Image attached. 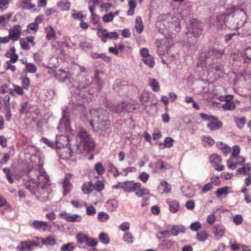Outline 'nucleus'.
Returning a JSON list of instances; mask_svg holds the SVG:
<instances>
[{
  "label": "nucleus",
  "mask_w": 251,
  "mask_h": 251,
  "mask_svg": "<svg viewBox=\"0 0 251 251\" xmlns=\"http://www.w3.org/2000/svg\"><path fill=\"white\" fill-rule=\"evenodd\" d=\"M30 84V79L28 77H25L22 80V87L25 89H28Z\"/></svg>",
  "instance_id": "nucleus-63"
},
{
  "label": "nucleus",
  "mask_w": 251,
  "mask_h": 251,
  "mask_svg": "<svg viewBox=\"0 0 251 251\" xmlns=\"http://www.w3.org/2000/svg\"><path fill=\"white\" fill-rule=\"evenodd\" d=\"M45 32L47 40H55L56 36L55 31L52 26H49L47 27L45 29Z\"/></svg>",
  "instance_id": "nucleus-21"
},
{
  "label": "nucleus",
  "mask_w": 251,
  "mask_h": 251,
  "mask_svg": "<svg viewBox=\"0 0 251 251\" xmlns=\"http://www.w3.org/2000/svg\"><path fill=\"white\" fill-rule=\"evenodd\" d=\"M238 12H235L233 14H230L227 15L225 18V24L228 28L236 30L239 28L241 25L239 23L238 20H237Z\"/></svg>",
  "instance_id": "nucleus-7"
},
{
  "label": "nucleus",
  "mask_w": 251,
  "mask_h": 251,
  "mask_svg": "<svg viewBox=\"0 0 251 251\" xmlns=\"http://www.w3.org/2000/svg\"><path fill=\"white\" fill-rule=\"evenodd\" d=\"M128 5L129 6V9L127 11V14L129 16H132L134 14V9L136 7L135 3L133 0H130L129 1Z\"/></svg>",
  "instance_id": "nucleus-44"
},
{
  "label": "nucleus",
  "mask_w": 251,
  "mask_h": 251,
  "mask_svg": "<svg viewBox=\"0 0 251 251\" xmlns=\"http://www.w3.org/2000/svg\"><path fill=\"white\" fill-rule=\"evenodd\" d=\"M20 45L22 49L24 50H29L30 47L28 43L27 42V40L25 38H23L20 41Z\"/></svg>",
  "instance_id": "nucleus-57"
},
{
  "label": "nucleus",
  "mask_w": 251,
  "mask_h": 251,
  "mask_svg": "<svg viewBox=\"0 0 251 251\" xmlns=\"http://www.w3.org/2000/svg\"><path fill=\"white\" fill-rule=\"evenodd\" d=\"M167 202L169 206L170 211L172 213H176L179 209V204L176 200H167Z\"/></svg>",
  "instance_id": "nucleus-19"
},
{
  "label": "nucleus",
  "mask_w": 251,
  "mask_h": 251,
  "mask_svg": "<svg viewBox=\"0 0 251 251\" xmlns=\"http://www.w3.org/2000/svg\"><path fill=\"white\" fill-rule=\"evenodd\" d=\"M57 129L61 132L69 133L71 130L69 120L67 116H65L64 114L63 115V118L60 121Z\"/></svg>",
  "instance_id": "nucleus-10"
},
{
  "label": "nucleus",
  "mask_w": 251,
  "mask_h": 251,
  "mask_svg": "<svg viewBox=\"0 0 251 251\" xmlns=\"http://www.w3.org/2000/svg\"><path fill=\"white\" fill-rule=\"evenodd\" d=\"M186 228L182 225H175L171 229V234L174 236H177L180 233H184Z\"/></svg>",
  "instance_id": "nucleus-20"
},
{
  "label": "nucleus",
  "mask_w": 251,
  "mask_h": 251,
  "mask_svg": "<svg viewBox=\"0 0 251 251\" xmlns=\"http://www.w3.org/2000/svg\"><path fill=\"white\" fill-rule=\"evenodd\" d=\"M163 25L166 28L178 32L180 28V22L177 17L170 13L161 16Z\"/></svg>",
  "instance_id": "nucleus-5"
},
{
  "label": "nucleus",
  "mask_w": 251,
  "mask_h": 251,
  "mask_svg": "<svg viewBox=\"0 0 251 251\" xmlns=\"http://www.w3.org/2000/svg\"><path fill=\"white\" fill-rule=\"evenodd\" d=\"M149 85L151 87L152 90L154 92L159 91V85L158 82L154 78H150L149 79Z\"/></svg>",
  "instance_id": "nucleus-33"
},
{
  "label": "nucleus",
  "mask_w": 251,
  "mask_h": 251,
  "mask_svg": "<svg viewBox=\"0 0 251 251\" xmlns=\"http://www.w3.org/2000/svg\"><path fill=\"white\" fill-rule=\"evenodd\" d=\"M222 126V123L221 122L217 121V119L214 117L207 124V127L211 130H217Z\"/></svg>",
  "instance_id": "nucleus-18"
},
{
  "label": "nucleus",
  "mask_w": 251,
  "mask_h": 251,
  "mask_svg": "<svg viewBox=\"0 0 251 251\" xmlns=\"http://www.w3.org/2000/svg\"><path fill=\"white\" fill-rule=\"evenodd\" d=\"M75 248V244L71 243L62 246L61 248V250L62 251H72Z\"/></svg>",
  "instance_id": "nucleus-47"
},
{
  "label": "nucleus",
  "mask_w": 251,
  "mask_h": 251,
  "mask_svg": "<svg viewBox=\"0 0 251 251\" xmlns=\"http://www.w3.org/2000/svg\"><path fill=\"white\" fill-rule=\"evenodd\" d=\"M208 234L204 231H201L197 234L196 239L201 242L205 241L208 238Z\"/></svg>",
  "instance_id": "nucleus-41"
},
{
  "label": "nucleus",
  "mask_w": 251,
  "mask_h": 251,
  "mask_svg": "<svg viewBox=\"0 0 251 251\" xmlns=\"http://www.w3.org/2000/svg\"><path fill=\"white\" fill-rule=\"evenodd\" d=\"M227 191H228L227 187H223V188L218 189L216 191L215 193H216V196L218 197H220L223 195H226L227 194Z\"/></svg>",
  "instance_id": "nucleus-54"
},
{
  "label": "nucleus",
  "mask_w": 251,
  "mask_h": 251,
  "mask_svg": "<svg viewBox=\"0 0 251 251\" xmlns=\"http://www.w3.org/2000/svg\"><path fill=\"white\" fill-rule=\"evenodd\" d=\"M242 221L243 218L240 215H236L233 217V222L237 225H240Z\"/></svg>",
  "instance_id": "nucleus-64"
},
{
  "label": "nucleus",
  "mask_w": 251,
  "mask_h": 251,
  "mask_svg": "<svg viewBox=\"0 0 251 251\" xmlns=\"http://www.w3.org/2000/svg\"><path fill=\"white\" fill-rule=\"evenodd\" d=\"M234 122L238 128L242 129L243 128L246 124V119L244 117L241 118H238L236 117L234 118Z\"/></svg>",
  "instance_id": "nucleus-32"
},
{
  "label": "nucleus",
  "mask_w": 251,
  "mask_h": 251,
  "mask_svg": "<svg viewBox=\"0 0 251 251\" xmlns=\"http://www.w3.org/2000/svg\"><path fill=\"white\" fill-rule=\"evenodd\" d=\"M93 185L91 182H87L84 183L82 187V190L85 194L90 193L94 189L93 188Z\"/></svg>",
  "instance_id": "nucleus-35"
},
{
  "label": "nucleus",
  "mask_w": 251,
  "mask_h": 251,
  "mask_svg": "<svg viewBox=\"0 0 251 251\" xmlns=\"http://www.w3.org/2000/svg\"><path fill=\"white\" fill-rule=\"evenodd\" d=\"M94 169L99 175H102L105 171L104 167L100 162H98L95 165Z\"/></svg>",
  "instance_id": "nucleus-39"
},
{
  "label": "nucleus",
  "mask_w": 251,
  "mask_h": 251,
  "mask_svg": "<svg viewBox=\"0 0 251 251\" xmlns=\"http://www.w3.org/2000/svg\"><path fill=\"white\" fill-rule=\"evenodd\" d=\"M93 188L98 192H100L104 189V184L103 182L100 180H97L93 184Z\"/></svg>",
  "instance_id": "nucleus-43"
},
{
  "label": "nucleus",
  "mask_w": 251,
  "mask_h": 251,
  "mask_svg": "<svg viewBox=\"0 0 251 251\" xmlns=\"http://www.w3.org/2000/svg\"><path fill=\"white\" fill-rule=\"evenodd\" d=\"M71 6V3L67 0H61L57 3L58 8L62 10H68Z\"/></svg>",
  "instance_id": "nucleus-23"
},
{
  "label": "nucleus",
  "mask_w": 251,
  "mask_h": 251,
  "mask_svg": "<svg viewBox=\"0 0 251 251\" xmlns=\"http://www.w3.org/2000/svg\"><path fill=\"white\" fill-rule=\"evenodd\" d=\"M106 111L101 108H93L86 115H83L84 121L88 123L93 130L100 136H108L111 132L110 124L108 121H102L106 116Z\"/></svg>",
  "instance_id": "nucleus-2"
},
{
  "label": "nucleus",
  "mask_w": 251,
  "mask_h": 251,
  "mask_svg": "<svg viewBox=\"0 0 251 251\" xmlns=\"http://www.w3.org/2000/svg\"><path fill=\"white\" fill-rule=\"evenodd\" d=\"M240 148L238 146H234L232 148V153L230 157H238L240 153Z\"/></svg>",
  "instance_id": "nucleus-56"
},
{
  "label": "nucleus",
  "mask_w": 251,
  "mask_h": 251,
  "mask_svg": "<svg viewBox=\"0 0 251 251\" xmlns=\"http://www.w3.org/2000/svg\"><path fill=\"white\" fill-rule=\"evenodd\" d=\"M174 140L170 137H166L164 141V146L166 148H170L173 146Z\"/></svg>",
  "instance_id": "nucleus-51"
},
{
  "label": "nucleus",
  "mask_w": 251,
  "mask_h": 251,
  "mask_svg": "<svg viewBox=\"0 0 251 251\" xmlns=\"http://www.w3.org/2000/svg\"><path fill=\"white\" fill-rule=\"evenodd\" d=\"M191 26L192 27H189V28H192V31L190 29H189L187 33L188 38L187 43L190 45L194 44L196 42L195 40H191L192 37H194V38H197L199 37L202 33L201 25L198 21L194 20L192 23Z\"/></svg>",
  "instance_id": "nucleus-6"
},
{
  "label": "nucleus",
  "mask_w": 251,
  "mask_h": 251,
  "mask_svg": "<svg viewBox=\"0 0 251 251\" xmlns=\"http://www.w3.org/2000/svg\"><path fill=\"white\" fill-rule=\"evenodd\" d=\"M107 168L108 171L111 172L114 176H117L120 175L117 168L111 163H108Z\"/></svg>",
  "instance_id": "nucleus-37"
},
{
  "label": "nucleus",
  "mask_w": 251,
  "mask_h": 251,
  "mask_svg": "<svg viewBox=\"0 0 251 251\" xmlns=\"http://www.w3.org/2000/svg\"><path fill=\"white\" fill-rule=\"evenodd\" d=\"M136 171V169L135 167H127L123 170V172L120 174H122L124 176H126L129 172H135Z\"/></svg>",
  "instance_id": "nucleus-60"
},
{
  "label": "nucleus",
  "mask_w": 251,
  "mask_h": 251,
  "mask_svg": "<svg viewBox=\"0 0 251 251\" xmlns=\"http://www.w3.org/2000/svg\"><path fill=\"white\" fill-rule=\"evenodd\" d=\"M99 239L100 241L104 244H107L109 243V239L108 238V236L105 233H101L99 235Z\"/></svg>",
  "instance_id": "nucleus-61"
},
{
  "label": "nucleus",
  "mask_w": 251,
  "mask_h": 251,
  "mask_svg": "<svg viewBox=\"0 0 251 251\" xmlns=\"http://www.w3.org/2000/svg\"><path fill=\"white\" fill-rule=\"evenodd\" d=\"M169 167V165L162 161H158L156 166V169L158 171H164L168 169Z\"/></svg>",
  "instance_id": "nucleus-38"
},
{
  "label": "nucleus",
  "mask_w": 251,
  "mask_h": 251,
  "mask_svg": "<svg viewBox=\"0 0 251 251\" xmlns=\"http://www.w3.org/2000/svg\"><path fill=\"white\" fill-rule=\"evenodd\" d=\"M69 141L70 139L68 134L60 135L59 136H57L56 137V142L55 143V145L57 144L58 142H60L65 144V146H67Z\"/></svg>",
  "instance_id": "nucleus-30"
},
{
  "label": "nucleus",
  "mask_w": 251,
  "mask_h": 251,
  "mask_svg": "<svg viewBox=\"0 0 251 251\" xmlns=\"http://www.w3.org/2000/svg\"><path fill=\"white\" fill-rule=\"evenodd\" d=\"M119 11L117 10L115 12H109L104 15L102 17V20L105 23L111 22L115 16L118 15Z\"/></svg>",
  "instance_id": "nucleus-25"
},
{
  "label": "nucleus",
  "mask_w": 251,
  "mask_h": 251,
  "mask_svg": "<svg viewBox=\"0 0 251 251\" xmlns=\"http://www.w3.org/2000/svg\"><path fill=\"white\" fill-rule=\"evenodd\" d=\"M212 232L218 239L222 237L225 234V229L224 227L220 225H216L212 228Z\"/></svg>",
  "instance_id": "nucleus-17"
},
{
  "label": "nucleus",
  "mask_w": 251,
  "mask_h": 251,
  "mask_svg": "<svg viewBox=\"0 0 251 251\" xmlns=\"http://www.w3.org/2000/svg\"><path fill=\"white\" fill-rule=\"evenodd\" d=\"M31 226L34 228L43 232L46 231L48 227V224L46 222L38 220L34 221Z\"/></svg>",
  "instance_id": "nucleus-15"
},
{
  "label": "nucleus",
  "mask_w": 251,
  "mask_h": 251,
  "mask_svg": "<svg viewBox=\"0 0 251 251\" xmlns=\"http://www.w3.org/2000/svg\"><path fill=\"white\" fill-rule=\"evenodd\" d=\"M88 236L84 234H78L77 236V242L80 244H82L84 243H86Z\"/></svg>",
  "instance_id": "nucleus-52"
},
{
  "label": "nucleus",
  "mask_w": 251,
  "mask_h": 251,
  "mask_svg": "<svg viewBox=\"0 0 251 251\" xmlns=\"http://www.w3.org/2000/svg\"><path fill=\"white\" fill-rule=\"evenodd\" d=\"M135 28L138 33H141L143 31L144 25L140 17H137L135 20Z\"/></svg>",
  "instance_id": "nucleus-28"
},
{
  "label": "nucleus",
  "mask_w": 251,
  "mask_h": 251,
  "mask_svg": "<svg viewBox=\"0 0 251 251\" xmlns=\"http://www.w3.org/2000/svg\"><path fill=\"white\" fill-rule=\"evenodd\" d=\"M149 191L147 189H140L135 192V195L138 197H141L144 195H149Z\"/></svg>",
  "instance_id": "nucleus-58"
},
{
  "label": "nucleus",
  "mask_w": 251,
  "mask_h": 251,
  "mask_svg": "<svg viewBox=\"0 0 251 251\" xmlns=\"http://www.w3.org/2000/svg\"><path fill=\"white\" fill-rule=\"evenodd\" d=\"M105 206L108 210L113 211L116 209L118 203L116 201L112 200L106 202Z\"/></svg>",
  "instance_id": "nucleus-31"
},
{
  "label": "nucleus",
  "mask_w": 251,
  "mask_h": 251,
  "mask_svg": "<svg viewBox=\"0 0 251 251\" xmlns=\"http://www.w3.org/2000/svg\"><path fill=\"white\" fill-rule=\"evenodd\" d=\"M57 76L59 81L65 82L68 85L70 89H74L79 91L77 93L80 95H81L82 89L86 88V87L82 85V84L80 85L77 81L73 77L70 76V75L66 72H62L60 74H57ZM74 92L76 93V91Z\"/></svg>",
  "instance_id": "nucleus-4"
},
{
  "label": "nucleus",
  "mask_w": 251,
  "mask_h": 251,
  "mask_svg": "<svg viewBox=\"0 0 251 251\" xmlns=\"http://www.w3.org/2000/svg\"><path fill=\"white\" fill-rule=\"evenodd\" d=\"M149 175L146 172L141 173L138 176L139 179L143 183H146L149 178Z\"/></svg>",
  "instance_id": "nucleus-55"
},
{
  "label": "nucleus",
  "mask_w": 251,
  "mask_h": 251,
  "mask_svg": "<svg viewBox=\"0 0 251 251\" xmlns=\"http://www.w3.org/2000/svg\"><path fill=\"white\" fill-rule=\"evenodd\" d=\"M182 192L183 195L187 198H192L195 194V190L188 186L187 187H183Z\"/></svg>",
  "instance_id": "nucleus-27"
},
{
  "label": "nucleus",
  "mask_w": 251,
  "mask_h": 251,
  "mask_svg": "<svg viewBox=\"0 0 251 251\" xmlns=\"http://www.w3.org/2000/svg\"><path fill=\"white\" fill-rule=\"evenodd\" d=\"M209 161L212 166H213L215 169L218 171H222L224 169L223 165H220L221 163V159L220 156L217 154L211 155L209 157Z\"/></svg>",
  "instance_id": "nucleus-11"
},
{
  "label": "nucleus",
  "mask_w": 251,
  "mask_h": 251,
  "mask_svg": "<svg viewBox=\"0 0 251 251\" xmlns=\"http://www.w3.org/2000/svg\"><path fill=\"white\" fill-rule=\"evenodd\" d=\"M204 146H212L214 144L213 139L210 136H205L202 139Z\"/></svg>",
  "instance_id": "nucleus-48"
},
{
  "label": "nucleus",
  "mask_w": 251,
  "mask_h": 251,
  "mask_svg": "<svg viewBox=\"0 0 251 251\" xmlns=\"http://www.w3.org/2000/svg\"><path fill=\"white\" fill-rule=\"evenodd\" d=\"M16 249L18 251H31L32 250L29 241L21 242Z\"/></svg>",
  "instance_id": "nucleus-22"
},
{
  "label": "nucleus",
  "mask_w": 251,
  "mask_h": 251,
  "mask_svg": "<svg viewBox=\"0 0 251 251\" xmlns=\"http://www.w3.org/2000/svg\"><path fill=\"white\" fill-rule=\"evenodd\" d=\"M77 138L79 144L73 149H71L70 147L65 146L61 142H57L56 145V152L61 158L63 159L69 158L74 151L80 154L88 153L94 150L95 143L93 139L85 130L80 129L79 131Z\"/></svg>",
  "instance_id": "nucleus-1"
},
{
  "label": "nucleus",
  "mask_w": 251,
  "mask_h": 251,
  "mask_svg": "<svg viewBox=\"0 0 251 251\" xmlns=\"http://www.w3.org/2000/svg\"><path fill=\"white\" fill-rule=\"evenodd\" d=\"M28 178L35 186L39 188V185L42 183L48 184L49 178L43 170L42 165H35L32 169H29L27 173Z\"/></svg>",
  "instance_id": "nucleus-3"
},
{
  "label": "nucleus",
  "mask_w": 251,
  "mask_h": 251,
  "mask_svg": "<svg viewBox=\"0 0 251 251\" xmlns=\"http://www.w3.org/2000/svg\"><path fill=\"white\" fill-rule=\"evenodd\" d=\"M32 0H22L23 4L25 5V8L27 9H31L35 7V4L31 2Z\"/></svg>",
  "instance_id": "nucleus-50"
},
{
  "label": "nucleus",
  "mask_w": 251,
  "mask_h": 251,
  "mask_svg": "<svg viewBox=\"0 0 251 251\" xmlns=\"http://www.w3.org/2000/svg\"><path fill=\"white\" fill-rule=\"evenodd\" d=\"M11 17V14L10 13L0 16V24L7 23Z\"/></svg>",
  "instance_id": "nucleus-59"
},
{
  "label": "nucleus",
  "mask_w": 251,
  "mask_h": 251,
  "mask_svg": "<svg viewBox=\"0 0 251 251\" xmlns=\"http://www.w3.org/2000/svg\"><path fill=\"white\" fill-rule=\"evenodd\" d=\"M143 62L149 66L150 68H153L154 65V58L152 55L148 56L142 58Z\"/></svg>",
  "instance_id": "nucleus-34"
},
{
  "label": "nucleus",
  "mask_w": 251,
  "mask_h": 251,
  "mask_svg": "<svg viewBox=\"0 0 251 251\" xmlns=\"http://www.w3.org/2000/svg\"><path fill=\"white\" fill-rule=\"evenodd\" d=\"M245 161V158L241 156L236 157H229L226 161L229 169L234 170L238 165H243Z\"/></svg>",
  "instance_id": "nucleus-8"
},
{
  "label": "nucleus",
  "mask_w": 251,
  "mask_h": 251,
  "mask_svg": "<svg viewBox=\"0 0 251 251\" xmlns=\"http://www.w3.org/2000/svg\"><path fill=\"white\" fill-rule=\"evenodd\" d=\"M217 146L218 147L220 150L224 151L225 153H228L230 151V148L229 146H227L226 145L223 144L222 142L217 143Z\"/></svg>",
  "instance_id": "nucleus-45"
},
{
  "label": "nucleus",
  "mask_w": 251,
  "mask_h": 251,
  "mask_svg": "<svg viewBox=\"0 0 251 251\" xmlns=\"http://www.w3.org/2000/svg\"><path fill=\"white\" fill-rule=\"evenodd\" d=\"M37 70L36 67L33 63H26L25 65V71L27 73L33 74Z\"/></svg>",
  "instance_id": "nucleus-42"
},
{
  "label": "nucleus",
  "mask_w": 251,
  "mask_h": 251,
  "mask_svg": "<svg viewBox=\"0 0 251 251\" xmlns=\"http://www.w3.org/2000/svg\"><path fill=\"white\" fill-rule=\"evenodd\" d=\"M222 108L226 110H233L235 108V104L233 101H227L223 104Z\"/></svg>",
  "instance_id": "nucleus-40"
},
{
  "label": "nucleus",
  "mask_w": 251,
  "mask_h": 251,
  "mask_svg": "<svg viewBox=\"0 0 251 251\" xmlns=\"http://www.w3.org/2000/svg\"><path fill=\"white\" fill-rule=\"evenodd\" d=\"M32 108L36 109L37 108V106L36 105H29L27 102H25L21 104L20 112L22 114H26L27 112H34L36 114H38V111L36 109H35V110H32L31 108Z\"/></svg>",
  "instance_id": "nucleus-14"
},
{
  "label": "nucleus",
  "mask_w": 251,
  "mask_h": 251,
  "mask_svg": "<svg viewBox=\"0 0 251 251\" xmlns=\"http://www.w3.org/2000/svg\"><path fill=\"white\" fill-rule=\"evenodd\" d=\"M123 239L124 241L126 242L128 244H131L134 242V238L131 233L129 232H126L123 236Z\"/></svg>",
  "instance_id": "nucleus-36"
},
{
  "label": "nucleus",
  "mask_w": 251,
  "mask_h": 251,
  "mask_svg": "<svg viewBox=\"0 0 251 251\" xmlns=\"http://www.w3.org/2000/svg\"><path fill=\"white\" fill-rule=\"evenodd\" d=\"M98 219L101 222H106L109 218V215L105 212H100L98 216Z\"/></svg>",
  "instance_id": "nucleus-49"
},
{
  "label": "nucleus",
  "mask_w": 251,
  "mask_h": 251,
  "mask_svg": "<svg viewBox=\"0 0 251 251\" xmlns=\"http://www.w3.org/2000/svg\"><path fill=\"white\" fill-rule=\"evenodd\" d=\"M201 228V224L199 222L192 223L190 226V228L191 230L194 231H197Z\"/></svg>",
  "instance_id": "nucleus-53"
},
{
  "label": "nucleus",
  "mask_w": 251,
  "mask_h": 251,
  "mask_svg": "<svg viewBox=\"0 0 251 251\" xmlns=\"http://www.w3.org/2000/svg\"><path fill=\"white\" fill-rule=\"evenodd\" d=\"M242 167L237 169V172L241 174L247 175L250 173L251 167L249 164H246L242 165Z\"/></svg>",
  "instance_id": "nucleus-29"
},
{
  "label": "nucleus",
  "mask_w": 251,
  "mask_h": 251,
  "mask_svg": "<svg viewBox=\"0 0 251 251\" xmlns=\"http://www.w3.org/2000/svg\"><path fill=\"white\" fill-rule=\"evenodd\" d=\"M72 177V175H69L67 177H65L63 180V195L66 196L70 192L72 189V186L69 179Z\"/></svg>",
  "instance_id": "nucleus-16"
},
{
  "label": "nucleus",
  "mask_w": 251,
  "mask_h": 251,
  "mask_svg": "<svg viewBox=\"0 0 251 251\" xmlns=\"http://www.w3.org/2000/svg\"><path fill=\"white\" fill-rule=\"evenodd\" d=\"M125 105L126 104L125 103H122L121 104L115 106L114 107L113 105H111V104H108L107 105V107L111 111L118 113L122 111V110L125 108Z\"/></svg>",
  "instance_id": "nucleus-26"
},
{
  "label": "nucleus",
  "mask_w": 251,
  "mask_h": 251,
  "mask_svg": "<svg viewBox=\"0 0 251 251\" xmlns=\"http://www.w3.org/2000/svg\"><path fill=\"white\" fill-rule=\"evenodd\" d=\"M59 215L65 220L70 222H78L82 220V217L80 215L76 214L71 215L65 211L61 212Z\"/></svg>",
  "instance_id": "nucleus-12"
},
{
  "label": "nucleus",
  "mask_w": 251,
  "mask_h": 251,
  "mask_svg": "<svg viewBox=\"0 0 251 251\" xmlns=\"http://www.w3.org/2000/svg\"><path fill=\"white\" fill-rule=\"evenodd\" d=\"M141 186L140 182L134 183L131 181H127L123 183L122 189L126 192L130 193L140 189Z\"/></svg>",
  "instance_id": "nucleus-9"
},
{
  "label": "nucleus",
  "mask_w": 251,
  "mask_h": 251,
  "mask_svg": "<svg viewBox=\"0 0 251 251\" xmlns=\"http://www.w3.org/2000/svg\"><path fill=\"white\" fill-rule=\"evenodd\" d=\"M21 27L19 25H15L13 28L9 30V36L11 40L13 41H17L20 37L21 33Z\"/></svg>",
  "instance_id": "nucleus-13"
},
{
  "label": "nucleus",
  "mask_w": 251,
  "mask_h": 251,
  "mask_svg": "<svg viewBox=\"0 0 251 251\" xmlns=\"http://www.w3.org/2000/svg\"><path fill=\"white\" fill-rule=\"evenodd\" d=\"M160 188L163 189V191L164 193H168L171 191V186L166 181H163L160 183Z\"/></svg>",
  "instance_id": "nucleus-46"
},
{
  "label": "nucleus",
  "mask_w": 251,
  "mask_h": 251,
  "mask_svg": "<svg viewBox=\"0 0 251 251\" xmlns=\"http://www.w3.org/2000/svg\"><path fill=\"white\" fill-rule=\"evenodd\" d=\"M10 0H1L0 1V10L3 11L8 7Z\"/></svg>",
  "instance_id": "nucleus-62"
},
{
  "label": "nucleus",
  "mask_w": 251,
  "mask_h": 251,
  "mask_svg": "<svg viewBox=\"0 0 251 251\" xmlns=\"http://www.w3.org/2000/svg\"><path fill=\"white\" fill-rule=\"evenodd\" d=\"M43 244L45 245L53 246L56 244V241L53 236H49L45 238H40Z\"/></svg>",
  "instance_id": "nucleus-24"
}]
</instances>
